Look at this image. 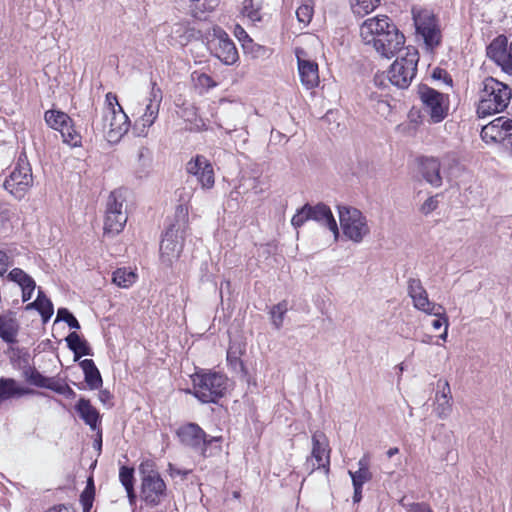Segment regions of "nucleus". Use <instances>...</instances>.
<instances>
[{"label": "nucleus", "instance_id": "obj_1", "mask_svg": "<svg viewBox=\"0 0 512 512\" xmlns=\"http://www.w3.org/2000/svg\"><path fill=\"white\" fill-rule=\"evenodd\" d=\"M512 89L493 77L483 80L479 91L477 114L487 117L503 112L509 105Z\"/></svg>", "mask_w": 512, "mask_h": 512}, {"label": "nucleus", "instance_id": "obj_2", "mask_svg": "<svg viewBox=\"0 0 512 512\" xmlns=\"http://www.w3.org/2000/svg\"><path fill=\"white\" fill-rule=\"evenodd\" d=\"M141 476V499L149 507L158 506L166 497L167 487L161 478L154 461L143 460L139 465Z\"/></svg>", "mask_w": 512, "mask_h": 512}, {"label": "nucleus", "instance_id": "obj_3", "mask_svg": "<svg viewBox=\"0 0 512 512\" xmlns=\"http://www.w3.org/2000/svg\"><path fill=\"white\" fill-rule=\"evenodd\" d=\"M193 394L203 403H215L228 388V378L219 372L198 371L192 375Z\"/></svg>", "mask_w": 512, "mask_h": 512}, {"label": "nucleus", "instance_id": "obj_4", "mask_svg": "<svg viewBox=\"0 0 512 512\" xmlns=\"http://www.w3.org/2000/svg\"><path fill=\"white\" fill-rule=\"evenodd\" d=\"M163 100V92L156 82L151 83V89L143 103H138L132 114L135 119L134 129L138 136L145 137L148 129L155 123L158 118L160 106Z\"/></svg>", "mask_w": 512, "mask_h": 512}, {"label": "nucleus", "instance_id": "obj_5", "mask_svg": "<svg viewBox=\"0 0 512 512\" xmlns=\"http://www.w3.org/2000/svg\"><path fill=\"white\" fill-rule=\"evenodd\" d=\"M418 52L413 47H407L405 54L397 58L388 71L390 82L398 88H407L416 75Z\"/></svg>", "mask_w": 512, "mask_h": 512}, {"label": "nucleus", "instance_id": "obj_6", "mask_svg": "<svg viewBox=\"0 0 512 512\" xmlns=\"http://www.w3.org/2000/svg\"><path fill=\"white\" fill-rule=\"evenodd\" d=\"M338 213L342 232L349 240L360 243L370 233L367 219L360 210L339 206Z\"/></svg>", "mask_w": 512, "mask_h": 512}, {"label": "nucleus", "instance_id": "obj_7", "mask_svg": "<svg viewBox=\"0 0 512 512\" xmlns=\"http://www.w3.org/2000/svg\"><path fill=\"white\" fill-rule=\"evenodd\" d=\"M418 95L422 103L423 111L429 116L431 123L443 121L449 112L450 101L447 94L422 85L418 89Z\"/></svg>", "mask_w": 512, "mask_h": 512}, {"label": "nucleus", "instance_id": "obj_8", "mask_svg": "<svg viewBox=\"0 0 512 512\" xmlns=\"http://www.w3.org/2000/svg\"><path fill=\"white\" fill-rule=\"evenodd\" d=\"M33 184L32 171L25 155H20L4 188L16 199H22Z\"/></svg>", "mask_w": 512, "mask_h": 512}, {"label": "nucleus", "instance_id": "obj_9", "mask_svg": "<svg viewBox=\"0 0 512 512\" xmlns=\"http://www.w3.org/2000/svg\"><path fill=\"white\" fill-rule=\"evenodd\" d=\"M184 225L172 224L164 233L160 243V261L163 265L170 267L178 260L184 242Z\"/></svg>", "mask_w": 512, "mask_h": 512}, {"label": "nucleus", "instance_id": "obj_10", "mask_svg": "<svg viewBox=\"0 0 512 512\" xmlns=\"http://www.w3.org/2000/svg\"><path fill=\"white\" fill-rule=\"evenodd\" d=\"M44 120L51 129L61 133L64 143L71 147L81 146L82 137L75 129L73 120L67 113L54 109L47 110L44 113Z\"/></svg>", "mask_w": 512, "mask_h": 512}, {"label": "nucleus", "instance_id": "obj_11", "mask_svg": "<svg viewBox=\"0 0 512 512\" xmlns=\"http://www.w3.org/2000/svg\"><path fill=\"white\" fill-rule=\"evenodd\" d=\"M481 138L486 143H501L512 158V120L498 117L485 125L481 130Z\"/></svg>", "mask_w": 512, "mask_h": 512}, {"label": "nucleus", "instance_id": "obj_12", "mask_svg": "<svg viewBox=\"0 0 512 512\" xmlns=\"http://www.w3.org/2000/svg\"><path fill=\"white\" fill-rule=\"evenodd\" d=\"M129 127L130 120L123 108L103 112L101 129L108 142H119Z\"/></svg>", "mask_w": 512, "mask_h": 512}, {"label": "nucleus", "instance_id": "obj_13", "mask_svg": "<svg viewBox=\"0 0 512 512\" xmlns=\"http://www.w3.org/2000/svg\"><path fill=\"white\" fill-rule=\"evenodd\" d=\"M177 436L180 442L206 456V447L212 442L220 441L221 437H208L202 428L195 423H187L179 427Z\"/></svg>", "mask_w": 512, "mask_h": 512}, {"label": "nucleus", "instance_id": "obj_14", "mask_svg": "<svg viewBox=\"0 0 512 512\" xmlns=\"http://www.w3.org/2000/svg\"><path fill=\"white\" fill-rule=\"evenodd\" d=\"M413 20L417 33L423 37L427 46L433 48L439 45L441 41V33L435 17L430 11L413 10Z\"/></svg>", "mask_w": 512, "mask_h": 512}, {"label": "nucleus", "instance_id": "obj_15", "mask_svg": "<svg viewBox=\"0 0 512 512\" xmlns=\"http://www.w3.org/2000/svg\"><path fill=\"white\" fill-rule=\"evenodd\" d=\"M394 23L386 15H377L367 18L360 25V37L362 42L366 46L372 48L383 35H386V31L392 28Z\"/></svg>", "mask_w": 512, "mask_h": 512}, {"label": "nucleus", "instance_id": "obj_16", "mask_svg": "<svg viewBox=\"0 0 512 512\" xmlns=\"http://www.w3.org/2000/svg\"><path fill=\"white\" fill-rule=\"evenodd\" d=\"M295 56L297 59L298 74L301 84L306 89H313L319 85V69L318 64L311 56L300 47L295 48Z\"/></svg>", "mask_w": 512, "mask_h": 512}, {"label": "nucleus", "instance_id": "obj_17", "mask_svg": "<svg viewBox=\"0 0 512 512\" xmlns=\"http://www.w3.org/2000/svg\"><path fill=\"white\" fill-rule=\"evenodd\" d=\"M213 54L224 64L233 65L239 59V54L234 42L228 34L221 30H214V37L210 41Z\"/></svg>", "mask_w": 512, "mask_h": 512}, {"label": "nucleus", "instance_id": "obj_18", "mask_svg": "<svg viewBox=\"0 0 512 512\" xmlns=\"http://www.w3.org/2000/svg\"><path fill=\"white\" fill-rule=\"evenodd\" d=\"M189 175L196 177L201 188L210 190L215 184V173L211 162L203 155H196L186 164Z\"/></svg>", "mask_w": 512, "mask_h": 512}, {"label": "nucleus", "instance_id": "obj_19", "mask_svg": "<svg viewBox=\"0 0 512 512\" xmlns=\"http://www.w3.org/2000/svg\"><path fill=\"white\" fill-rule=\"evenodd\" d=\"M405 36L395 24L378 39L373 49L383 58L391 59L404 49Z\"/></svg>", "mask_w": 512, "mask_h": 512}, {"label": "nucleus", "instance_id": "obj_20", "mask_svg": "<svg viewBox=\"0 0 512 512\" xmlns=\"http://www.w3.org/2000/svg\"><path fill=\"white\" fill-rule=\"evenodd\" d=\"M408 295L416 309L428 315H440L442 306L429 300L427 291L419 279L410 278L408 280Z\"/></svg>", "mask_w": 512, "mask_h": 512}, {"label": "nucleus", "instance_id": "obj_21", "mask_svg": "<svg viewBox=\"0 0 512 512\" xmlns=\"http://www.w3.org/2000/svg\"><path fill=\"white\" fill-rule=\"evenodd\" d=\"M487 55L503 71L512 75V43L505 36H498L487 47Z\"/></svg>", "mask_w": 512, "mask_h": 512}, {"label": "nucleus", "instance_id": "obj_22", "mask_svg": "<svg viewBox=\"0 0 512 512\" xmlns=\"http://www.w3.org/2000/svg\"><path fill=\"white\" fill-rule=\"evenodd\" d=\"M311 456L316 461L312 464V470L322 468L326 473L329 472L330 449L328 439L323 432L316 431L313 433Z\"/></svg>", "mask_w": 512, "mask_h": 512}, {"label": "nucleus", "instance_id": "obj_23", "mask_svg": "<svg viewBox=\"0 0 512 512\" xmlns=\"http://www.w3.org/2000/svg\"><path fill=\"white\" fill-rule=\"evenodd\" d=\"M306 210H309L311 220H314L320 223L321 225L326 226L333 233L334 240L338 239V225L332 214L331 209L327 205L319 203L315 206H311L308 204Z\"/></svg>", "mask_w": 512, "mask_h": 512}, {"label": "nucleus", "instance_id": "obj_24", "mask_svg": "<svg viewBox=\"0 0 512 512\" xmlns=\"http://www.w3.org/2000/svg\"><path fill=\"white\" fill-rule=\"evenodd\" d=\"M438 391L435 397L434 412L441 418H447L452 411V395L449 382L447 380H439L437 383Z\"/></svg>", "mask_w": 512, "mask_h": 512}, {"label": "nucleus", "instance_id": "obj_25", "mask_svg": "<svg viewBox=\"0 0 512 512\" xmlns=\"http://www.w3.org/2000/svg\"><path fill=\"white\" fill-rule=\"evenodd\" d=\"M19 322L13 312L0 315V338L6 343H15L19 332Z\"/></svg>", "mask_w": 512, "mask_h": 512}, {"label": "nucleus", "instance_id": "obj_26", "mask_svg": "<svg viewBox=\"0 0 512 512\" xmlns=\"http://www.w3.org/2000/svg\"><path fill=\"white\" fill-rule=\"evenodd\" d=\"M421 174L423 178L433 187L442 185V176L440 173V162L435 158H424L420 163Z\"/></svg>", "mask_w": 512, "mask_h": 512}, {"label": "nucleus", "instance_id": "obj_27", "mask_svg": "<svg viewBox=\"0 0 512 512\" xmlns=\"http://www.w3.org/2000/svg\"><path fill=\"white\" fill-rule=\"evenodd\" d=\"M75 409L85 424H87L92 430L98 429L100 415L97 409L92 406L88 399L80 398L75 406Z\"/></svg>", "mask_w": 512, "mask_h": 512}, {"label": "nucleus", "instance_id": "obj_28", "mask_svg": "<svg viewBox=\"0 0 512 512\" xmlns=\"http://www.w3.org/2000/svg\"><path fill=\"white\" fill-rule=\"evenodd\" d=\"M124 201L125 198L121 191H113L108 197L106 213L113 214L118 217V225H115L116 227L125 225L127 222V215L123 210Z\"/></svg>", "mask_w": 512, "mask_h": 512}, {"label": "nucleus", "instance_id": "obj_29", "mask_svg": "<svg viewBox=\"0 0 512 512\" xmlns=\"http://www.w3.org/2000/svg\"><path fill=\"white\" fill-rule=\"evenodd\" d=\"M358 470L349 471V475L352 479L353 487L363 486L365 483L372 479V473L369 470L370 466V455L365 453L358 461Z\"/></svg>", "mask_w": 512, "mask_h": 512}, {"label": "nucleus", "instance_id": "obj_30", "mask_svg": "<svg viewBox=\"0 0 512 512\" xmlns=\"http://www.w3.org/2000/svg\"><path fill=\"white\" fill-rule=\"evenodd\" d=\"M30 392L29 389L20 386L17 381L12 378L0 379V404L8 399L20 397Z\"/></svg>", "mask_w": 512, "mask_h": 512}, {"label": "nucleus", "instance_id": "obj_31", "mask_svg": "<svg viewBox=\"0 0 512 512\" xmlns=\"http://www.w3.org/2000/svg\"><path fill=\"white\" fill-rule=\"evenodd\" d=\"M80 367L84 372L85 382L91 390H96L102 386V377L95 363L91 359H84L80 362Z\"/></svg>", "mask_w": 512, "mask_h": 512}, {"label": "nucleus", "instance_id": "obj_32", "mask_svg": "<svg viewBox=\"0 0 512 512\" xmlns=\"http://www.w3.org/2000/svg\"><path fill=\"white\" fill-rule=\"evenodd\" d=\"M68 347L74 352L75 360H78L82 355H92L88 343L81 339L76 332H71L66 337Z\"/></svg>", "mask_w": 512, "mask_h": 512}, {"label": "nucleus", "instance_id": "obj_33", "mask_svg": "<svg viewBox=\"0 0 512 512\" xmlns=\"http://www.w3.org/2000/svg\"><path fill=\"white\" fill-rule=\"evenodd\" d=\"M136 279V273L126 267L118 268L112 275V282L124 289L131 287L136 282Z\"/></svg>", "mask_w": 512, "mask_h": 512}, {"label": "nucleus", "instance_id": "obj_34", "mask_svg": "<svg viewBox=\"0 0 512 512\" xmlns=\"http://www.w3.org/2000/svg\"><path fill=\"white\" fill-rule=\"evenodd\" d=\"M246 346L242 342L234 341L231 342L227 351V361L234 368H239L244 371V365L241 361V356L244 354Z\"/></svg>", "mask_w": 512, "mask_h": 512}, {"label": "nucleus", "instance_id": "obj_35", "mask_svg": "<svg viewBox=\"0 0 512 512\" xmlns=\"http://www.w3.org/2000/svg\"><path fill=\"white\" fill-rule=\"evenodd\" d=\"M351 9L358 16H365L374 11L380 0H350Z\"/></svg>", "mask_w": 512, "mask_h": 512}, {"label": "nucleus", "instance_id": "obj_36", "mask_svg": "<svg viewBox=\"0 0 512 512\" xmlns=\"http://www.w3.org/2000/svg\"><path fill=\"white\" fill-rule=\"evenodd\" d=\"M37 311L41 314L43 322L46 323L53 315V304L46 295L39 289L36 298Z\"/></svg>", "mask_w": 512, "mask_h": 512}, {"label": "nucleus", "instance_id": "obj_37", "mask_svg": "<svg viewBox=\"0 0 512 512\" xmlns=\"http://www.w3.org/2000/svg\"><path fill=\"white\" fill-rule=\"evenodd\" d=\"M314 13V3L312 0H302L301 5L296 10V16L300 23L307 25L311 22Z\"/></svg>", "mask_w": 512, "mask_h": 512}, {"label": "nucleus", "instance_id": "obj_38", "mask_svg": "<svg viewBox=\"0 0 512 512\" xmlns=\"http://www.w3.org/2000/svg\"><path fill=\"white\" fill-rule=\"evenodd\" d=\"M287 302L282 301L278 303L277 305L273 306L270 315L272 324L276 329H280L283 325L284 316L287 312Z\"/></svg>", "mask_w": 512, "mask_h": 512}, {"label": "nucleus", "instance_id": "obj_39", "mask_svg": "<svg viewBox=\"0 0 512 512\" xmlns=\"http://www.w3.org/2000/svg\"><path fill=\"white\" fill-rule=\"evenodd\" d=\"M24 377L28 382L37 386V387H45L47 388L50 380L45 378L42 374H40L37 370L31 367H27L23 371Z\"/></svg>", "mask_w": 512, "mask_h": 512}, {"label": "nucleus", "instance_id": "obj_40", "mask_svg": "<svg viewBox=\"0 0 512 512\" xmlns=\"http://www.w3.org/2000/svg\"><path fill=\"white\" fill-rule=\"evenodd\" d=\"M8 279L12 282H15L22 289L24 286H29L30 283L35 282L34 279L24 272L20 268L12 269L8 274Z\"/></svg>", "mask_w": 512, "mask_h": 512}, {"label": "nucleus", "instance_id": "obj_41", "mask_svg": "<svg viewBox=\"0 0 512 512\" xmlns=\"http://www.w3.org/2000/svg\"><path fill=\"white\" fill-rule=\"evenodd\" d=\"M118 225V217L113 214L106 213L104 220V235L114 237L119 234L125 225H120V227H116Z\"/></svg>", "mask_w": 512, "mask_h": 512}, {"label": "nucleus", "instance_id": "obj_42", "mask_svg": "<svg viewBox=\"0 0 512 512\" xmlns=\"http://www.w3.org/2000/svg\"><path fill=\"white\" fill-rule=\"evenodd\" d=\"M48 389L63 395L67 399H74L76 397L75 391L66 383L59 381H50Z\"/></svg>", "mask_w": 512, "mask_h": 512}, {"label": "nucleus", "instance_id": "obj_43", "mask_svg": "<svg viewBox=\"0 0 512 512\" xmlns=\"http://www.w3.org/2000/svg\"><path fill=\"white\" fill-rule=\"evenodd\" d=\"M119 479L125 489L134 487V469L122 466L119 470Z\"/></svg>", "mask_w": 512, "mask_h": 512}, {"label": "nucleus", "instance_id": "obj_44", "mask_svg": "<svg viewBox=\"0 0 512 512\" xmlns=\"http://www.w3.org/2000/svg\"><path fill=\"white\" fill-rule=\"evenodd\" d=\"M56 321H65L73 329L80 328L78 320L66 308L58 309Z\"/></svg>", "mask_w": 512, "mask_h": 512}, {"label": "nucleus", "instance_id": "obj_45", "mask_svg": "<svg viewBox=\"0 0 512 512\" xmlns=\"http://www.w3.org/2000/svg\"><path fill=\"white\" fill-rule=\"evenodd\" d=\"M308 204H305L297 213L292 217L291 224L295 228L301 227L307 220H311L310 212L307 209Z\"/></svg>", "mask_w": 512, "mask_h": 512}, {"label": "nucleus", "instance_id": "obj_46", "mask_svg": "<svg viewBox=\"0 0 512 512\" xmlns=\"http://www.w3.org/2000/svg\"><path fill=\"white\" fill-rule=\"evenodd\" d=\"M94 500V491L93 489H90L88 486L86 489L82 492L80 496V502L83 507V512H89L92 508Z\"/></svg>", "mask_w": 512, "mask_h": 512}, {"label": "nucleus", "instance_id": "obj_47", "mask_svg": "<svg viewBox=\"0 0 512 512\" xmlns=\"http://www.w3.org/2000/svg\"><path fill=\"white\" fill-rule=\"evenodd\" d=\"M438 204L439 202L437 200V196H431L427 198L421 205L420 212L424 215H429L430 213L437 209Z\"/></svg>", "mask_w": 512, "mask_h": 512}, {"label": "nucleus", "instance_id": "obj_48", "mask_svg": "<svg viewBox=\"0 0 512 512\" xmlns=\"http://www.w3.org/2000/svg\"><path fill=\"white\" fill-rule=\"evenodd\" d=\"M234 35L242 43L244 49L247 48L248 43H252V39L249 37L245 29L240 25L235 26Z\"/></svg>", "mask_w": 512, "mask_h": 512}, {"label": "nucleus", "instance_id": "obj_49", "mask_svg": "<svg viewBox=\"0 0 512 512\" xmlns=\"http://www.w3.org/2000/svg\"><path fill=\"white\" fill-rule=\"evenodd\" d=\"M105 103L106 106L104 108V111H110L112 109L117 110V108H122V106L118 102L116 94L112 92L106 94Z\"/></svg>", "mask_w": 512, "mask_h": 512}, {"label": "nucleus", "instance_id": "obj_50", "mask_svg": "<svg viewBox=\"0 0 512 512\" xmlns=\"http://www.w3.org/2000/svg\"><path fill=\"white\" fill-rule=\"evenodd\" d=\"M197 82L200 86L206 88H213L216 86L215 81L207 74H200L197 78Z\"/></svg>", "mask_w": 512, "mask_h": 512}, {"label": "nucleus", "instance_id": "obj_51", "mask_svg": "<svg viewBox=\"0 0 512 512\" xmlns=\"http://www.w3.org/2000/svg\"><path fill=\"white\" fill-rule=\"evenodd\" d=\"M435 316L437 318L432 321V323H431L432 327L435 330L440 329L442 326L445 327L446 323H448V319L445 316L443 309L440 310V315H435Z\"/></svg>", "mask_w": 512, "mask_h": 512}, {"label": "nucleus", "instance_id": "obj_52", "mask_svg": "<svg viewBox=\"0 0 512 512\" xmlns=\"http://www.w3.org/2000/svg\"><path fill=\"white\" fill-rule=\"evenodd\" d=\"M11 265L9 256L2 250H0V275H3L8 267Z\"/></svg>", "mask_w": 512, "mask_h": 512}, {"label": "nucleus", "instance_id": "obj_53", "mask_svg": "<svg viewBox=\"0 0 512 512\" xmlns=\"http://www.w3.org/2000/svg\"><path fill=\"white\" fill-rule=\"evenodd\" d=\"M36 288V283L33 282V283H30L29 286L27 287H23L21 290H22V300L23 302H27L28 300L31 299L32 297V294L34 292Z\"/></svg>", "mask_w": 512, "mask_h": 512}, {"label": "nucleus", "instance_id": "obj_54", "mask_svg": "<svg viewBox=\"0 0 512 512\" xmlns=\"http://www.w3.org/2000/svg\"><path fill=\"white\" fill-rule=\"evenodd\" d=\"M433 78H435V79H443L448 85L452 84L451 77L447 74L446 71L441 70V69H436L433 72Z\"/></svg>", "mask_w": 512, "mask_h": 512}, {"label": "nucleus", "instance_id": "obj_55", "mask_svg": "<svg viewBox=\"0 0 512 512\" xmlns=\"http://www.w3.org/2000/svg\"><path fill=\"white\" fill-rule=\"evenodd\" d=\"M410 512H432V510L424 503H417L411 506Z\"/></svg>", "mask_w": 512, "mask_h": 512}, {"label": "nucleus", "instance_id": "obj_56", "mask_svg": "<svg viewBox=\"0 0 512 512\" xmlns=\"http://www.w3.org/2000/svg\"><path fill=\"white\" fill-rule=\"evenodd\" d=\"M390 110V106L389 104L387 103V101H384V100H379L378 103H377V111L379 113H386V112H389Z\"/></svg>", "mask_w": 512, "mask_h": 512}, {"label": "nucleus", "instance_id": "obj_57", "mask_svg": "<svg viewBox=\"0 0 512 512\" xmlns=\"http://www.w3.org/2000/svg\"><path fill=\"white\" fill-rule=\"evenodd\" d=\"M47 512H76V511L68 506L59 505V506L50 508Z\"/></svg>", "mask_w": 512, "mask_h": 512}, {"label": "nucleus", "instance_id": "obj_58", "mask_svg": "<svg viewBox=\"0 0 512 512\" xmlns=\"http://www.w3.org/2000/svg\"><path fill=\"white\" fill-rule=\"evenodd\" d=\"M362 487L363 486L353 487L354 488L353 501L355 503L360 502V500L362 499Z\"/></svg>", "mask_w": 512, "mask_h": 512}, {"label": "nucleus", "instance_id": "obj_59", "mask_svg": "<svg viewBox=\"0 0 512 512\" xmlns=\"http://www.w3.org/2000/svg\"><path fill=\"white\" fill-rule=\"evenodd\" d=\"M125 490L127 492V496H128L130 504L133 505L135 503V500H136V495H135V492H134V487H132L131 490H130V488H127Z\"/></svg>", "mask_w": 512, "mask_h": 512}, {"label": "nucleus", "instance_id": "obj_60", "mask_svg": "<svg viewBox=\"0 0 512 512\" xmlns=\"http://www.w3.org/2000/svg\"><path fill=\"white\" fill-rule=\"evenodd\" d=\"M169 467H170V472H171L172 476H174V475L186 476L189 473V471H181L179 469L173 468L172 465H170Z\"/></svg>", "mask_w": 512, "mask_h": 512}, {"label": "nucleus", "instance_id": "obj_61", "mask_svg": "<svg viewBox=\"0 0 512 512\" xmlns=\"http://www.w3.org/2000/svg\"><path fill=\"white\" fill-rule=\"evenodd\" d=\"M94 448H96L98 451H101L102 448V438L101 433H98V438L94 442Z\"/></svg>", "mask_w": 512, "mask_h": 512}, {"label": "nucleus", "instance_id": "obj_62", "mask_svg": "<svg viewBox=\"0 0 512 512\" xmlns=\"http://www.w3.org/2000/svg\"><path fill=\"white\" fill-rule=\"evenodd\" d=\"M448 326H449V323H446L445 327H444V331L442 334L439 335V338L443 341H446L447 340V337H448Z\"/></svg>", "mask_w": 512, "mask_h": 512}, {"label": "nucleus", "instance_id": "obj_63", "mask_svg": "<svg viewBox=\"0 0 512 512\" xmlns=\"http://www.w3.org/2000/svg\"><path fill=\"white\" fill-rule=\"evenodd\" d=\"M399 449L397 447H392L387 451L388 458L393 457L394 455L398 454Z\"/></svg>", "mask_w": 512, "mask_h": 512}, {"label": "nucleus", "instance_id": "obj_64", "mask_svg": "<svg viewBox=\"0 0 512 512\" xmlns=\"http://www.w3.org/2000/svg\"><path fill=\"white\" fill-rule=\"evenodd\" d=\"M37 304H36V300L31 302V303H28L25 307L26 310H31V309H36L37 310Z\"/></svg>", "mask_w": 512, "mask_h": 512}]
</instances>
